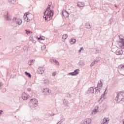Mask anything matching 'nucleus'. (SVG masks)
<instances>
[{"label": "nucleus", "mask_w": 124, "mask_h": 124, "mask_svg": "<svg viewBox=\"0 0 124 124\" xmlns=\"http://www.w3.org/2000/svg\"><path fill=\"white\" fill-rule=\"evenodd\" d=\"M51 6L48 5L46 11L44 12L43 17L45 19L46 21H50L52 19V17L54 16V12L53 10H50Z\"/></svg>", "instance_id": "nucleus-1"}, {"label": "nucleus", "mask_w": 124, "mask_h": 124, "mask_svg": "<svg viewBox=\"0 0 124 124\" xmlns=\"http://www.w3.org/2000/svg\"><path fill=\"white\" fill-rule=\"evenodd\" d=\"M95 108H96V109H97V110L98 109V106H96V107H95Z\"/></svg>", "instance_id": "nucleus-50"}, {"label": "nucleus", "mask_w": 124, "mask_h": 124, "mask_svg": "<svg viewBox=\"0 0 124 124\" xmlns=\"http://www.w3.org/2000/svg\"><path fill=\"white\" fill-rule=\"evenodd\" d=\"M67 38V34H64L62 36V39H63L64 40H65Z\"/></svg>", "instance_id": "nucleus-19"}, {"label": "nucleus", "mask_w": 124, "mask_h": 124, "mask_svg": "<svg viewBox=\"0 0 124 124\" xmlns=\"http://www.w3.org/2000/svg\"><path fill=\"white\" fill-rule=\"evenodd\" d=\"M54 115H55V114H53V116H54Z\"/></svg>", "instance_id": "nucleus-57"}, {"label": "nucleus", "mask_w": 124, "mask_h": 124, "mask_svg": "<svg viewBox=\"0 0 124 124\" xmlns=\"http://www.w3.org/2000/svg\"><path fill=\"white\" fill-rule=\"evenodd\" d=\"M12 0H9V2H11V1H12Z\"/></svg>", "instance_id": "nucleus-52"}, {"label": "nucleus", "mask_w": 124, "mask_h": 124, "mask_svg": "<svg viewBox=\"0 0 124 124\" xmlns=\"http://www.w3.org/2000/svg\"><path fill=\"white\" fill-rule=\"evenodd\" d=\"M27 91H28V92H31V88H28V89H27Z\"/></svg>", "instance_id": "nucleus-47"}, {"label": "nucleus", "mask_w": 124, "mask_h": 124, "mask_svg": "<svg viewBox=\"0 0 124 124\" xmlns=\"http://www.w3.org/2000/svg\"><path fill=\"white\" fill-rule=\"evenodd\" d=\"M108 121H109V120H108V118H104V119L101 120V124H108Z\"/></svg>", "instance_id": "nucleus-8"}, {"label": "nucleus", "mask_w": 124, "mask_h": 124, "mask_svg": "<svg viewBox=\"0 0 124 124\" xmlns=\"http://www.w3.org/2000/svg\"><path fill=\"white\" fill-rule=\"evenodd\" d=\"M78 7H84L85 6V3L84 2H78Z\"/></svg>", "instance_id": "nucleus-10"}, {"label": "nucleus", "mask_w": 124, "mask_h": 124, "mask_svg": "<svg viewBox=\"0 0 124 124\" xmlns=\"http://www.w3.org/2000/svg\"><path fill=\"white\" fill-rule=\"evenodd\" d=\"M62 15L64 17V18H67V17L69 16V14L68 13V12H67V11L65 10H63L62 11Z\"/></svg>", "instance_id": "nucleus-5"}, {"label": "nucleus", "mask_w": 124, "mask_h": 124, "mask_svg": "<svg viewBox=\"0 0 124 124\" xmlns=\"http://www.w3.org/2000/svg\"><path fill=\"white\" fill-rule=\"evenodd\" d=\"M94 64H95V61H93V62H92V63L91 64L90 66H93V65H94Z\"/></svg>", "instance_id": "nucleus-31"}, {"label": "nucleus", "mask_w": 124, "mask_h": 124, "mask_svg": "<svg viewBox=\"0 0 124 124\" xmlns=\"http://www.w3.org/2000/svg\"><path fill=\"white\" fill-rule=\"evenodd\" d=\"M64 121H65V118H63L61 120V123H62Z\"/></svg>", "instance_id": "nucleus-42"}, {"label": "nucleus", "mask_w": 124, "mask_h": 124, "mask_svg": "<svg viewBox=\"0 0 124 124\" xmlns=\"http://www.w3.org/2000/svg\"><path fill=\"white\" fill-rule=\"evenodd\" d=\"M93 62H95H95H98V60H94Z\"/></svg>", "instance_id": "nucleus-45"}, {"label": "nucleus", "mask_w": 124, "mask_h": 124, "mask_svg": "<svg viewBox=\"0 0 124 124\" xmlns=\"http://www.w3.org/2000/svg\"><path fill=\"white\" fill-rule=\"evenodd\" d=\"M93 112H97V109L95 108L93 110Z\"/></svg>", "instance_id": "nucleus-44"}, {"label": "nucleus", "mask_w": 124, "mask_h": 124, "mask_svg": "<svg viewBox=\"0 0 124 124\" xmlns=\"http://www.w3.org/2000/svg\"><path fill=\"white\" fill-rule=\"evenodd\" d=\"M68 75H71V76H74L73 72H70L68 73Z\"/></svg>", "instance_id": "nucleus-37"}, {"label": "nucleus", "mask_w": 124, "mask_h": 124, "mask_svg": "<svg viewBox=\"0 0 124 124\" xmlns=\"http://www.w3.org/2000/svg\"><path fill=\"white\" fill-rule=\"evenodd\" d=\"M106 91H107V89H106L104 93V94H105V93H106Z\"/></svg>", "instance_id": "nucleus-48"}, {"label": "nucleus", "mask_w": 124, "mask_h": 124, "mask_svg": "<svg viewBox=\"0 0 124 124\" xmlns=\"http://www.w3.org/2000/svg\"><path fill=\"white\" fill-rule=\"evenodd\" d=\"M42 50H45L46 49V46H43L41 47Z\"/></svg>", "instance_id": "nucleus-33"}, {"label": "nucleus", "mask_w": 124, "mask_h": 124, "mask_svg": "<svg viewBox=\"0 0 124 124\" xmlns=\"http://www.w3.org/2000/svg\"><path fill=\"white\" fill-rule=\"evenodd\" d=\"M79 71H80V70L79 69H77L74 70L76 75L79 74Z\"/></svg>", "instance_id": "nucleus-21"}, {"label": "nucleus", "mask_w": 124, "mask_h": 124, "mask_svg": "<svg viewBox=\"0 0 124 124\" xmlns=\"http://www.w3.org/2000/svg\"><path fill=\"white\" fill-rule=\"evenodd\" d=\"M0 39H1L0 38Z\"/></svg>", "instance_id": "nucleus-58"}, {"label": "nucleus", "mask_w": 124, "mask_h": 124, "mask_svg": "<svg viewBox=\"0 0 124 124\" xmlns=\"http://www.w3.org/2000/svg\"><path fill=\"white\" fill-rule=\"evenodd\" d=\"M124 93L121 92L120 93H117V96L115 98L116 101L117 103H120L122 101H124Z\"/></svg>", "instance_id": "nucleus-2"}, {"label": "nucleus", "mask_w": 124, "mask_h": 124, "mask_svg": "<svg viewBox=\"0 0 124 124\" xmlns=\"http://www.w3.org/2000/svg\"><path fill=\"white\" fill-rule=\"evenodd\" d=\"M23 50L24 51H25V52H26V51H28V47H27V46H24L23 47Z\"/></svg>", "instance_id": "nucleus-29"}, {"label": "nucleus", "mask_w": 124, "mask_h": 124, "mask_svg": "<svg viewBox=\"0 0 124 124\" xmlns=\"http://www.w3.org/2000/svg\"><path fill=\"white\" fill-rule=\"evenodd\" d=\"M67 97H71V94H70L69 93H68L67 94Z\"/></svg>", "instance_id": "nucleus-39"}, {"label": "nucleus", "mask_w": 124, "mask_h": 124, "mask_svg": "<svg viewBox=\"0 0 124 124\" xmlns=\"http://www.w3.org/2000/svg\"><path fill=\"white\" fill-rule=\"evenodd\" d=\"M76 43V39H74V38H72L70 40V44H74Z\"/></svg>", "instance_id": "nucleus-11"}, {"label": "nucleus", "mask_w": 124, "mask_h": 124, "mask_svg": "<svg viewBox=\"0 0 124 124\" xmlns=\"http://www.w3.org/2000/svg\"><path fill=\"white\" fill-rule=\"evenodd\" d=\"M38 40H45V39L42 38V37L40 36V37L38 38Z\"/></svg>", "instance_id": "nucleus-30"}, {"label": "nucleus", "mask_w": 124, "mask_h": 124, "mask_svg": "<svg viewBox=\"0 0 124 124\" xmlns=\"http://www.w3.org/2000/svg\"><path fill=\"white\" fill-rule=\"evenodd\" d=\"M25 75H26V76H28V77H29V78H31V73H30L28 72H25Z\"/></svg>", "instance_id": "nucleus-16"}, {"label": "nucleus", "mask_w": 124, "mask_h": 124, "mask_svg": "<svg viewBox=\"0 0 124 124\" xmlns=\"http://www.w3.org/2000/svg\"><path fill=\"white\" fill-rule=\"evenodd\" d=\"M122 67L124 68V65H122Z\"/></svg>", "instance_id": "nucleus-55"}, {"label": "nucleus", "mask_w": 124, "mask_h": 124, "mask_svg": "<svg viewBox=\"0 0 124 124\" xmlns=\"http://www.w3.org/2000/svg\"><path fill=\"white\" fill-rule=\"evenodd\" d=\"M25 33L27 34H29V33H32V32L30 31L25 30Z\"/></svg>", "instance_id": "nucleus-24"}, {"label": "nucleus", "mask_w": 124, "mask_h": 124, "mask_svg": "<svg viewBox=\"0 0 124 124\" xmlns=\"http://www.w3.org/2000/svg\"><path fill=\"white\" fill-rule=\"evenodd\" d=\"M37 73L39 74H43L44 73V69L42 67H39L37 69Z\"/></svg>", "instance_id": "nucleus-7"}, {"label": "nucleus", "mask_w": 124, "mask_h": 124, "mask_svg": "<svg viewBox=\"0 0 124 124\" xmlns=\"http://www.w3.org/2000/svg\"><path fill=\"white\" fill-rule=\"evenodd\" d=\"M51 90L49 89V88H47V90L46 91V93H49L48 94L49 95L50 93H51Z\"/></svg>", "instance_id": "nucleus-27"}, {"label": "nucleus", "mask_w": 124, "mask_h": 124, "mask_svg": "<svg viewBox=\"0 0 124 124\" xmlns=\"http://www.w3.org/2000/svg\"><path fill=\"white\" fill-rule=\"evenodd\" d=\"M120 42L121 43H122L123 48H124V38H120Z\"/></svg>", "instance_id": "nucleus-17"}, {"label": "nucleus", "mask_w": 124, "mask_h": 124, "mask_svg": "<svg viewBox=\"0 0 124 124\" xmlns=\"http://www.w3.org/2000/svg\"><path fill=\"white\" fill-rule=\"evenodd\" d=\"M63 104L65 105V106H68V101L64 99L63 100Z\"/></svg>", "instance_id": "nucleus-13"}, {"label": "nucleus", "mask_w": 124, "mask_h": 124, "mask_svg": "<svg viewBox=\"0 0 124 124\" xmlns=\"http://www.w3.org/2000/svg\"><path fill=\"white\" fill-rule=\"evenodd\" d=\"M92 123V119L91 118H86L83 121V124H90Z\"/></svg>", "instance_id": "nucleus-6"}, {"label": "nucleus", "mask_w": 124, "mask_h": 124, "mask_svg": "<svg viewBox=\"0 0 124 124\" xmlns=\"http://www.w3.org/2000/svg\"><path fill=\"white\" fill-rule=\"evenodd\" d=\"M96 90L95 91V94H96V96H99V95H100V90H99V89H98V87H96L95 88Z\"/></svg>", "instance_id": "nucleus-9"}, {"label": "nucleus", "mask_w": 124, "mask_h": 124, "mask_svg": "<svg viewBox=\"0 0 124 124\" xmlns=\"http://www.w3.org/2000/svg\"><path fill=\"white\" fill-rule=\"evenodd\" d=\"M47 89L48 88H45L43 90L42 92H43V93H44V95H45L46 94Z\"/></svg>", "instance_id": "nucleus-18"}, {"label": "nucleus", "mask_w": 124, "mask_h": 124, "mask_svg": "<svg viewBox=\"0 0 124 124\" xmlns=\"http://www.w3.org/2000/svg\"><path fill=\"white\" fill-rule=\"evenodd\" d=\"M73 75H74V76H76V74H75V72H73Z\"/></svg>", "instance_id": "nucleus-46"}, {"label": "nucleus", "mask_w": 124, "mask_h": 124, "mask_svg": "<svg viewBox=\"0 0 124 124\" xmlns=\"http://www.w3.org/2000/svg\"><path fill=\"white\" fill-rule=\"evenodd\" d=\"M59 123H60V122H58L57 124H59Z\"/></svg>", "instance_id": "nucleus-56"}, {"label": "nucleus", "mask_w": 124, "mask_h": 124, "mask_svg": "<svg viewBox=\"0 0 124 124\" xmlns=\"http://www.w3.org/2000/svg\"><path fill=\"white\" fill-rule=\"evenodd\" d=\"M103 86V83H102V81H101V80H100V82H98L97 84V88L99 87L100 88H101Z\"/></svg>", "instance_id": "nucleus-14"}, {"label": "nucleus", "mask_w": 124, "mask_h": 124, "mask_svg": "<svg viewBox=\"0 0 124 124\" xmlns=\"http://www.w3.org/2000/svg\"><path fill=\"white\" fill-rule=\"evenodd\" d=\"M32 41L33 43H35L36 42V41H35V40H33Z\"/></svg>", "instance_id": "nucleus-49"}, {"label": "nucleus", "mask_w": 124, "mask_h": 124, "mask_svg": "<svg viewBox=\"0 0 124 124\" xmlns=\"http://www.w3.org/2000/svg\"><path fill=\"white\" fill-rule=\"evenodd\" d=\"M29 97H30V95H29L27 93L24 92L22 93L21 98H22L23 100H27Z\"/></svg>", "instance_id": "nucleus-4"}, {"label": "nucleus", "mask_w": 124, "mask_h": 124, "mask_svg": "<svg viewBox=\"0 0 124 124\" xmlns=\"http://www.w3.org/2000/svg\"><path fill=\"white\" fill-rule=\"evenodd\" d=\"M5 19L6 21L11 20V18H10V17H9V16H8V14H7L6 15H5Z\"/></svg>", "instance_id": "nucleus-15"}, {"label": "nucleus", "mask_w": 124, "mask_h": 124, "mask_svg": "<svg viewBox=\"0 0 124 124\" xmlns=\"http://www.w3.org/2000/svg\"><path fill=\"white\" fill-rule=\"evenodd\" d=\"M116 55H122V51H117Z\"/></svg>", "instance_id": "nucleus-28"}, {"label": "nucleus", "mask_w": 124, "mask_h": 124, "mask_svg": "<svg viewBox=\"0 0 124 124\" xmlns=\"http://www.w3.org/2000/svg\"><path fill=\"white\" fill-rule=\"evenodd\" d=\"M28 64H29V65H31V62L30 61H29Z\"/></svg>", "instance_id": "nucleus-43"}, {"label": "nucleus", "mask_w": 124, "mask_h": 124, "mask_svg": "<svg viewBox=\"0 0 124 124\" xmlns=\"http://www.w3.org/2000/svg\"><path fill=\"white\" fill-rule=\"evenodd\" d=\"M54 62H55L56 65H59L60 64V63L59 62H58V61L56 60H54Z\"/></svg>", "instance_id": "nucleus-26"}, {"label": "nucleus", "mask_w": 124, "mask_h": 124, "mask_svg": "<svg viewBox=\"0 0 124 124\" xmlns=\"http://www.w3.org/2000/svg\"><path fill=\"white\" fill-rule=\"evenodd\" d=\"M57 73L56 72L52 73V76H55L56 75Z\"/></svg>", "instance_id": "nucleus-40"}, {"label": "nucleus", "mask_w": 124, "mask_h": 124, "mask_svg": "<svg viewBox=\"0 0 124 124\" xmlns=\"http://www.w3.org/2000/svg\"><path fill=\"white\" fill-rule=\"evenodd\" d=\"M17 23L18 25H21V24L22 23V19H18L17 21Z\"/></svg>", "instance_id": "nucleus-25"}, {"label": "nucleus", "mask_w": 124, "mask_h": 124, "mask_svg": "<svg viewBox=\"0 0 124 124\" xmlns=\"http://www.w3.org/2000/svg\"><path fill=\"white\" fill-rule=\"evenodd\" d=\"M104 96H105V94H103L101 95V97L100 98V99L99 100V101H103V100L102 99V98H103V97H104Z\"/></svg>", "instance_id": "nucleus-22"}, {"label": "nucleus", "mask_w": 124, "mask_h": 124, "mask_svg": "<svg viewBox=\"0 0 124 124\" xmlns=\"http://www.w3.org/2000/svg\"><path fill=\"white\" fill-rule=\"evenodd\" d=\"M30 105L31 108H35L38 105V101L35 99H31L30 100Z\"/></svg>", "instance_id": "nucleus-3"}, {"label": "nucleus", "mask_w": 124, "mask_h": 124, "mask_svg": "<svg viewBox=\"0 0 124 124\" xmlns=\"http://www.w3.org/2000/svg\"><path fill=\"white\" fill-rule=\"evenodd\" d=\"M25 21H27V18H28V15L26 14V16H24Z\"/></svg>", "instance_id": "nucleus-32"}, {"label": "nucleus", "mask_w": 124, "mask_h": 124, "mask_svg": "<svg viewBox=\"0 0 124 124\" xmlns=\"http://www.w3.org/2000/svg\"><path fill=\"white\" fill-rule=\"evenodd\" d=\"M81 51H84V48H83V47L80 48V49L78 50V52L80 53Z\"/></svg>", "instance_id": "nucleus-34"}, {"label": "nucleus", "mask_w": 124, "mask_h": 124, "mask_svg": "<svg viewBox=\"0 0 124 124\" xmlns=\"http://www.w3.org/2000/svg\"><path fill=\"white\" fill-rule=\"evenodd\" d=\"M2 86H3V84H2V82H0V90H1Z\"/></svg>", "instance_id": "nucleus-35"}, {"label": "nucleus", "mask_w": 124, "mask_h": 124, "mask_svg": "<svg viewBox=\"0 0 124 124\" xmlns=\"http://www.w3.org/2000/svg\"><path fill=\"white\" fill-rule=\"evenodd\" d=\"M115 7H117V5H115Z\"/></svg>", "instance_id": "nucleus-54"}, {"label": "nucleus", "mask_w": 124, "mask_h": 124, "mask_svg": "<svg viewBox=\"0 0 124 124\" xmlns=\"http://www.w3.org/2000/svg\"><path fill=\"white\" fill-rule=\"evenodd\" d=\"M93 92H94L93 87H91L90 88L89 90L87 91V93H93Z\"/></svg>", "instance_id": "nucleus-12"}, {"label": "nucleus", "mask_w": 124, "mask_h": 124, "mask_svg": "<svg viewBox=\"0 0 124 124\" xmlns=\"http://www.w3.org/2000/svg\"><path fill=\"white\" fill-rule=\"evenodd\" d=\"M85 27L87 29H91L92 28V27L91 26V25H90V24H89V23H86V24Z\"/></svg>", "instance_id": "nucleus-20"}, {"label": "nucleus", "mask_w": 124, "mask_h": 124, "mask_svg": "<svg viewBox=\"0 0 124 124\" xmlns=\"http://www.w3.org/2000/svg\"><path fill=\"white\" fill-rule=\"evenodd\" d=\"M50 62L53 63V62H55V59H51L50 60Z\"/></svg>", "instance_id": "nucleus-38"}, {"label": "nucleus", "mask_w": 124, "mask_h": 124, "mask_svg": "<svg viewBox=\"0 0 124 124\" xmlns=\"http://www.w3.org/2000/svg\"><path fill=\"white\" fill-rule=\"evenodd\" d=\"M79 65H82L83 64V61H80L79 62Z\"/></svg>", "instance_id": "nucleus-36"}, {"label": "nucleus", "mask_w": 124, "mask_h": 124, "mask_svg": "<svg viewBox=\"0 0 124 124\" xmlns=\"http://www.w3.org/2000/svg\"><path fill=\"white\" fill-rule=\"evenodd\" d=\"M16 19L17 17H14V18L13 19V21L15 22V21H16Z\"/></svg>", "instance_id": "nucleus-41"}, {"label": "nucleus", "mask_w": 124, "mask_h": 124, "mask_svg": "<svg viewBox=\"0 0 124 124\" xmlns=\"http://www.w3.org/2000/svg\"><path fill=\"white\" fill-rule=\"evenodd\" d=\"M44 84H49V83H50V81H49L48 79H46L44 80Z\"/></svg>", "instance_id": "nucleus-23"}, {"label": "nucleus", "mask_w": 124, "mask_h": 124, "mask_svg": "<svg viewBox=\"0 0 124 124\" xmlns=\"http://www.w3.org/2000/svg\"><path fill=\"white\" fill-rule=\"evenodd\" d=\"M30 62H33V60H31Z\"/></svg>", "instance_id": "nucleus-51"}, {"label": "nucleus", "mask_w": 124, "mask_h": 124, "mask_svg": "<svg viewBox=\"0 0 124 124\" xmlns=\"http://www.w3.org/2000/svg\"><path fill=\"white\" fill-rule=\"evenodd\" d=\"M27 22H30V19L27 18Z\"/></svg>", "instance_id": "nucleus-53"}]
</instances>
